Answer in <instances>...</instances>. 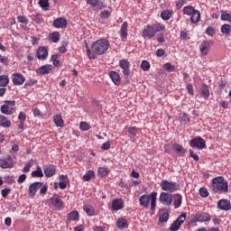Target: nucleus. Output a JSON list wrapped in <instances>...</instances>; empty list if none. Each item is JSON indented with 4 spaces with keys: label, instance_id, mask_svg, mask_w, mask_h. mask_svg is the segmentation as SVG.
Wrapping results in <instances>:
<instances>
[{
    "label": "nucleus",
    "instance_id": "obj_45",
    "mask_svg": "<svg viewBox=\"0 0 231 231\" xmlns=\"http://www.w3.org/2000/svg\"><path fill=\"white\" fill-rule=\"evenodd\" d=\"M83 209L86 211L88 216H93L95 214V209L89 205L84 206Z\"/></svg>",
    "mask_w": 231,
    "mask_h": 231
},
{
    "label": "nucleus",
    "instance_id": "obj_9",
    "mask_svg": "<svg viewBox=\"0 0 231 231\" xmlns=\"http://www.w3.org/2000/svg\"><path fill=\"white\" fill-rule=\"evenodd\" d=\"M0 167L2 169H12L14 167V160L10 155H5L0 159Z\"/></svg>",
    "mask_w": 231,
    "mask_h": 231
},
{
    "label": "nucleus",
    "instance_id": "obj_20",
    "mask_svg": "<svg viewBox=\"0 0 231 231\" xmlns=\"http://www.w3.org/2000/svg\"><path fill=\"white\" fill-rule=\"evenodd\" d=\"M217 207L220 208V210H230L231 204L228 199H221L218 201Z\"/></svg>",
    "mask_w": 231,
    "mask_h": 231
},
{
    "label": "nucleus",
    "instance_id": "obj_36",
    "mask_svg": "<svg viewBox=\"0 0 231 231\" xmlns=\"http://www.w3.org/2000/svg\"><path fill=\"white\" fill-rule=\"evenodd\" d=\"M59 59H60V54H59V53L53 54L51 56V60H52L53 66H56V67L60 66V61L59 60Z\"/></svg>",
    "mask_w": 231,
    "mask_h": 231
},
{
    "label": "nucleus",
    "instance_id": "obj_17",
    "mask_svg": "<svg viewBox=\"0 0 231 231\" xmlns=\"http://www.w3.org/2000/svg\"><path fill=\"white\" fill-rule=\"evenodd\" d=\"M52 68H53V66H51V65H43L37 69V74L38 75H49V73H51Z\"/></svg>",
    "mask_w": 231,
    "mask_h": 231
},
{
    "label": "nucleus",
    "instance_id": "obj_59",
    "mask_svg": "<svg viewBox=\"0 0 231 231\" xmlns=\"http://www.w3.org/2000/svg\"><path fill=\"white\" fill-rule=\"evenodd\" d=\"M18 119L20 120V122H26V114L20 112Z\"/></svg>",
    "mask_w": 231,
    "mask_h": 231
},
{
    "label": "nucleus",
    "instance_id": "obj_43",
    "mask_svg": "<svg viewBox=\"0 0 231 231\" xmlns=\"http://www.w3.org/2000/svg\"><path fill=\"white\" fill-rule=\"evenodd\" d=\"M68 219H69V221H77V219H79L78 211H72V212L69 213Z\"/></svg>",
    "mask_w": 231,
    "mask_h": 231
},
{
    "label": "nucleus",
    "instance_id": "obj_21",
    "mask_svg": "<svg viewBox=\"0 0 231 231\" xmlns=\"http://www.w3.org/2000/svg\"><path fill=\"white\" fill-rule=\"evenodd\" d=\"M109 77L112 79V81L114 82V84H116V86H118V84H120V82L122 80L120 78V74H118V72H116V71L109 72Z\"/></svg>",
    "mask_w": 231,
    "mask_h": 231
},
{
    "label": "nucleus",
    "instance_id": "obj_27",
    "mask_svg": "<svg viewBox=\"0 0 231 231\" xmlns=\"http://www.w3.org/2000/svg\"><path fill=\"white\" fill-rule=\"evenodd\" d=\"M172 149L173 151H175V152H177V154H179V156H182V154H185V148L178 143H174L172 145Z\"/></svg>",
    "mask_w": 231,
    "mask_h": 231
},
{
    "label": "nucleus",
    "instance_id": "obj_40",
    "mask_svg": "<svg viewBox=\"0 0 231 231\" xmlns=\"http://www.w3.org/2000/svg\"><path fill=\"white\" fill-rule=\"evenodd\" d=\"M167 221H169V212H164L162 215H160L159 223H161V225L162 223H167Z\"/></svg>",
    "mask_w": 231,
    "mask_h": 231
},
{
    "label": "nucleus",
    "instance_id": "obj_35",
    "mask_svg": "<svg viewBox=\"0 0 231 231\" xmlns=\"http://www.w3.org/2000/svg\"><path fill=\"white\" fill-rule=\"evenodd\" d=\"M179 122H180V124H189V116H187L185 113H180L179 115Z\"/></svg>",
    "mask_w": 231,
    "mask_h": 231
},
{
    "label": "nucleus",
    "instance_id": "obj_62",
    "mask_svg": "<svg viewBox=\"0 0 231 231\" xmlns=\"http://www.w3.org/2000/svg\"><path fill=\"white\" fill-rule=\"evenodd\" d=\"M187 91L189 95H194V88L192 87V84L187 85Z\"/></svg>",
    "mask_w": 231,
    "mask_h": 231
},
{
    "label": "nucleus",
    "instance_id": "obj_44",
    "mask_svg": "<svg viewBox=\"0 0 231 231\" xmlns=\"http://www.w3.org/2000/svg\"><path fill=\"white\" fill-rule=\"evenodd\" d=\"M201 93L205 98H208V97H210V91L208 90V86L203 85L201 88Z\"/></svg>",
    "mask_w": 231,
    "mask_h": 231
},
{
    "label": "nucleus",
    "instance_id": "obj_49",
    "mask_svg": "<svg viewBox=\"0 0 231 231\" xmlns=\"http://www.w3.org/2000/svg\"><path fill=\"white\" fill-rule=\"evenodd\" d=\"M163 69H165L166 71H169V73L174 71L175 67L174 65L171 64V63H165L163 65Z\"/></svg>",
    "mask_w": 231,
    "mask_h": 231
},
{
    "label": "nucleus",
    "instance_id": "obj_29",
    "mask_svg": "<svg viewBox=\"0 0 231 231\" xmlns=\"http://www.w3.org/2000/svg\"><path fill=\"white\" fill-rule=\"evenodd\" d=\"M127 22H125L122 26H121V30H120V36L121 39H125L127 37Z\"/></svg>",
    "mask_w": 231,
    "mask_h": 231
},
{
    "label": "nucleus",
    "instance_id": "obj_8",
    "mask_svg": "<svg viewBox=\"0 0 231 231\" xmlns=\"http://www.w3.org/2000/svg\"><path fill=\"white\" fill-rule=\"evenodd\" d=\"M185 219H187V213H182L177 219L176 221H174L171 227L170 230L171 231H177L180 230V227L181 226V225H183V223H185Z\"/></svg>",
    "mask_w": 231,
    "mask_h": 231
},
{
    "label": "nucleus",
    "instance_id": "obj_58",
    "mask_svg": "<svg viewBox=\"0 0 231 231\" xmlns=\"http://www.w3.org/2000/svg\"><path fill=\"white\" fill-rule=\"evenodd\" d=\"M101 149H103V151H109V149H111V143L109 142L104 143Z\"/></svg>",
    "mask_w": 231,
    "mask_h": 231
},
{
    "label": "nucleus",
    "instance_id": "obj_6",
    "mask_svg": "<svg viewBox=\"0 0 231 231\" xmlns=\"http://www.w3.org/2000/svg\"><path fill=\"white\" fill-rule=\"evenodd\" d=\"M160 187L165 192H176L178 190V184L176 182H170L167 180H162Z\"/></svg>",
    "mask_w": 231,
    "mask_h": 231
},
{
    "label": "nucleus",
    "instance_id": "obj_18",
    "mask_svg": "<svg viewBox=\"0 0 231 231\" xmlns=\"http://www.w3.org/2000/svg\"><path fill=\"white\" fill-rule=\"evenodd\" d=\"M199 50L202 55H208L210 51V42L203 41L199 46Z\"/></svg>",
    "mask_w": 231,
    "mask_h": 231
},
{
    "label": "nucleus",
    "instance_id": "obj_19",
    "mask_svg": "<svg viewBox=\"0 0 231 231\" xmlns=\"http://www.w3.org/2000/svg\"><path fill=\"white\" fill-rule=\"evenodd\" d=\"M51 205H53V207H55L56 208H61L62 205H64V202L62 201V199H60V197L54 195L51 199Z\"/></svg>",
    "mask_w": 231,
    "mask_h": 231
},
{
    "label": "nucleus",
    "instance_id": "obj_30",
    "mask_svg": "<svg viewBox=\"0 0 231 231\" xmlns=\"http://www.w3.org/2000/svg\"><path fill=\"white\" fill-rule=\"evenodd\" d=\"M54 124L57 125V127H64V120H62V116L60 115L54 116Z\"/></svg>",
    "mask_w": 231,
    "mask_h": 231
},
{
    "label": "nucleus",
    "instance_id": "obj_31",
    "mask_svg": "<svg viewBox=\"0 0 231 231\" xmlns=\"http://www.w3.org/2000/svg\"><path fill=\"white\" fill-rule=\"evenodd\" d=\"M31 175L32 178H42V176H44V173H42V169L38 166L36 168V171H32Z\"/></svg>",
    "mask_w": 231,
    "mask_h": 231
},
{
    "label": "nucleus",
    "instance_id": "obj_22",
    "mask_svg": "<svg viewBox=\"0 0 231 231\" xmlns=\"http://www.w3.org/2000/svg\"><path fill=\"white\" fill-rule=\"evenodd\" d=\"M112 208L113 210H120L124 208V201L121 199H114L112 202Z\"/></svg>",
    "mask_w": 231,
    "mask_h": 231
},
{
    "label": "nucleus",
    "instance_id": "obj_5",
    "mask_svg": "<svg viewBox=\"0 0 231 231\" xmlns=\"http://www.w3.org/2000/svg\"><path fill=\"white\" fill-rule=\"evenodd\" d=\"M211 219L208 213H197L191 217L190 223H208Z\"/></svg>",
    "mask_w": 231,
    "mask_h": 231
},
{
    "label": "nucleus",
    "instance_id": "obj_53",
    "mask_svg": "<svg viewBox=\"0 0 231 231\" xmlns=\"http://www.w3.org/2000/svg\"><path fill=\"white\" fill-rule=\"evenodd\" d=\"M0 62L2 64H5V66H8V62H10V60L6 56L0 55Z\"/></svg>",
    "mask_w": 231,
    "mask_h": 231
},
{
    "label": "nucleus",
    "instance_id": "obj_51",
    "mask_svg": "<svg viewBox=\"0 0 231 231\" xmlns=\"http://www.w3.org/2000/svg\"><path fill=\"white\" fill-rule=\"evenodd\" d=\"M199 195L201 198H208V190L206 188H200Z\"/></svg>",
    "mask_w": 231,
    "mask_h": 231
},
{
    "label": "nucleus",
    "instance_id": "obj_2",
    "mask_svg": "<svg viewBox=\"0 0 231 231\" xmlns=\"http://www.w3.org/2000/svg\"><path fill=\"white\" fill-rule=\"evenodd\" d=\"M213 189L222 194L228 192V181L225 180V177H216L212 180Z\"/></svg>",
    "mask_w": 231,
    "mask_h": 231
},
{
    "label": "nucleus",
    "instance_id": "obj_7",
    "mask_svg": "<svg viewBox=\"0 0 231 231\" xmlns=\"http://www.w3.org/2000/svg\"><path fill=\"white\" fill-rule=\"evenodd\" d=\"M189 145L193 149H199V151H201V149H205V147H207L205 140L199 136L191 139L189 142Z\"/></svg>",
    "mask_w": 231,
    "mask_h": 231
},
{
    "label": "nucleus",
    "instance_id": "obj_41",
    "mask_svg": "<svg viewBox=\"0 0 231 231\" xmlns=\"http://www.w3.org/2000/svg\"><path fill=\"white\" fill-rule=\"evenodd\" d=\"M95 178V171L89 170L84 176V181H89L91 179Z\"/></svg>",
    "mask_w": 231,
    "mask_h": 231
},
{
    "label": "nucleus",
    "instance_id": "obj_42",
    "mask_svg": "<svg viewBox=\"0 0 231 231\" xmlns=\"http://www.w3.org/2000/svg\"><path fill=\"white\" fill-rule=\"evenodd\" d=\"M173 205L175 208H180V207H181V195L180 194L175 195Z\"/></svg>",
    "mask_w": 231,
    "mask_h": 231
},
{
    "label": "nucleus",
    "instance_id": "obj_57",
    "mask_svg": "<svg viewBox=\"0 0 231 231\" xmlns=\"http://www.w3.org/2000/svg\"><path fill=\"white\" fill-rule=\"evenodd\" d=\"M189 156L195 160V162H199V156L194 152L193 150H189Z\"/></svg>",
    "mask_w": 231,
    "mask_h": 231
},
{
    "label": "nucleus",
    "instance_id": "obj_10",
    "mask_svg": "<svg viewBox=\"0 0 231 231\" xmlns=\"http://www.w3.org/2000/svg\"><path fill=\"white\" fill-rule=\"evenodd\" d=\"M159 201L162 205H166V206L171 205L172 204V194L166 193V192L161 193Z\"/></svg>",
    "mask_w": 231,
    "mask_h": 231
},
{
    "label": "nucleus",
    "instance_id": "obj_38",
    "mask_svg": "<svg viewBox=\"0 0 231 231\" xmlns=\"http://www.w3.org/2000/svg\"><path fill=\"white\" fill-rule=\"evenodd\" d=\"M172 14L169 10H164L161 13V17L163 21H169L171 19Z\"/></svg>",
    "mask_w": 231,
    "mask_h": 231
},
{
    "label": "nucleus",
    "instance_id": "obj_16",
    "mask_svg": "<svg viewBox=\"0 0 231 231\" xmlns=\"http://www.w3.org/2000/svg\"><path fill=\"white\" fill-rule=\"evenodd\" d=\"M36 55L39 60H46V59L48 58V49L44 47H39Z\"/></svg>",
    "mask_w": 231,
    "mask_h": 231
},
{
    "label": "nucleus",
    "instance_id": "obj_32",
    "mask_svg": "<svg viewBox=\"0 0 231 231\" xmlns=\"http://www.w3.org/2000/svg\"><path fill=\"white\" fill-rule=\"evenodd\" d=\"M196 12V9L193 6L188 5L183 8L184 15H192Z\"/></svg>",
    "mask_w": 231,
    "mask_h": 231
},
{
    "label": "nucleus",
    "instance_id": "obj_55",
    "mask_svg": "<svg viewBox=\"0 0 231 231\" xmlns=\"http://www.w3.org/2000/svg\"><path fill=\"white\" fill-rule=\"evenodd\" d=\"M110 16H111V13L107 10H105V11L101 12V14H100V17L102 19H107V17H110Z\"/></svg>",
    "mask_w": 231,
    "mask_h": 231
},
{
    "label": "nucleus",
    "instance_id": "obj_60",
    "mask_svg": "<svg viewBox=\"0 0 231 231\" xmlns=\"http://www.w3.org/2000/svg\"><path fill=\"white\" fill-rule=\"evenodd\" d=\"M26 181V174H22L19 176L17 182L18 183H24Z\"/></svg>",
    "mask_w": 231,
    "mask_h": 231
},
{
    "label": "nucleus",
    "instance_id": "obj_52",
    "mask_svg": "<svg viewBox=\"0 0 231 231\" xmlns=\"http://www.w3.org/2000/svg\"><path fill=\"white\" fill-rule=\"evenodd\" d=\"M206 33L207 35H209V37H212L214 33H216V30L214 29V27H208L206 29Z\"/></svg>",
    "mask_w": 231,
    "mask_h": 231
},
{
    "label": "nucleus",
    "instance_id": "obj_54",
    "mask_svg": "<svg viewBox=\"0 0 231 231\" xmlns=\"http://www.w3.org/2000/svg\"><path fill=\"white\" fill-rule=\"evenodd\" d=\"M17 19L19 23H22V24H28V18H26V16L20 15Z\"/></svg>",
    "mask_w": 231,
    "mask_h": 231
},
{
    "label": "nucleus",
    "instance_id": "obj_33",
    "mask_svg": "<svg viewBox=\"0 0 231 231\" xmlns=\"http://www.w3.org/2000/svg\"><path fill=\"white\" fill-rule=\"evenodd\" d=\"M231 26L228 23H225L221 26V33L224 35H230Z\"/></svg>",
    "mask_w": 231,
    "mask_h": 231
},
{
    "label": "nucleus",
    "instance_id": "obj_24",
    "mask_svg": "<svg viewBox=\"0 0 231 231\" xmlns=\"http://www.w3.org/2000/svg\"><path fill=\"white\" fill-rule=\"evenodd\" d=\"M55 167L54 166H47L44 170H43V172L46 176V178H51V176H54L55 174Z\"/></svg>",
    "mask_w": 231,
    "mask_h": 231
},
{
    "label": "nucleus",
    "instance_id": "obj_37",
    "mask_svg": "<svg viewBox=\"0 0 231 231\" xmlns=\"http://www.w3.org/2000/svg\"><path fill=\"white\" fill-rule=\"evenodd\" d=\"M60 39V34L58 32H54L50 34V40L51 42H59V40Z\"/></svg>",
    "mask_w": 231,
    "mask_h": 231
},
{
    "label": "nucleus",
    "instance_id": "obj_63",
    "mask_svg": "<svg viewBox=\"0 0 231 231\" xmlns=\"http://www.w3.org/2000/svg\"><path fill=\"white\" fill-rule=\"evenodd\" d=\"M1 194L3 198H6L8 194H10V189H4L1 190Z\"/></svg>",
    "mask_w": 231,
    "mask_h": 231
},
{
    "label": "nucleus",
    "instance_id": "obj_25",
    "mask_svg": "<svg viewBox=\"0 0 231 231\" xmlns=\"http://www.w3.org/2000/svg\"><path fill=\"white\" fill-rule=\"evenodd\" d=\"M129 224L127 223V219L125 218H118L116 221V226L117 228H120V230H124V228H127Z\"/></svg>",
    "mask_w": 231,
    "mask_h": 231
},
{
    "label": "nucleus",
    "instance_id": "obj_28",
    "mask_svg": "<svg viewBox=\"0 0 231 231\" xmlns=\"http://www.w3.org/2000/svg\"><path fill=\"white\" fill-rule=\"evenodd\" d=\"M10 83V79H8L7 75L0 76V88H6V86Z\"/></svg>",
    "mask_w": 231,
    "mask_h": 231
},
{
    "label": "nucleus",
    "instance_id": "obj_48",
    "mask_svg": "<svg viewBox=\"0 0 231 231\" xmlns=\"http://www.w3.org/2000/svg\"><path fill=\"white\" fill-rule=\"evenodd\" d=\"M221 19L222 21H228L231 23V14L222 11Z\"/></svg>",
    "mask_w": 231,
    "mask_h": 231
},
{
    "label": "nucleus",
    "instance_id": "obj_34",
    "mask_svg": "<svg viewBox=\"0 0 231 231\" xmlns=\"http://www.w3.org/2000/svg\"><path fill=\"white\" fill-rule=\"evenodd\" d=\"M97 172L101 178H106V176L109 175V171L106 167H99Z\"/></svg>",
    "mask_w": 231,
    "mask_h": 231
},
{
    "label": "nucleus",
    "instance_id": "obj_39",
    "mask_svg": "<svg viewBox=\"0 0 231 231\" xmlns=\"http://www.w3.org/2000/svg\"><path fill=\"white\" fill-rule=\"evenodd\" d=\"M38 3L42 10H50V2L48 0H39Z\"/></svg>",
    "mask_w": 231,
    "mask_h": 231
},
{
    "label": "nucleus",
    "instance_id": "obj_14",
    "mask_svg": "<svg viewBox=\"0 0 231 231\" xmlns=\"http://www.w3.org/2000/svg\"><path fill=\"white\" fill-rule=\"evenodd\" d=\"M52 26H54V28H66L68 26V21L66 20V18H57L53 21Z\"/></svg>",
    "mask_w": 231,
    "mask_h": 231
},
{
    "label": "nucleus",
    "instance_id": "obj_4",
    "mask_svg": "<svg viewBox=\"0 0 231 231\" xmlns=\"http://www.w3.org/2000/svg\"><path fill=\"white\" fill-rule=\"evenodd\" d=\"M3 115H14L15 113V102L14 100L5 101V103L0 107Z\"/></svg>",
    "mask_w": 231,
    "mask_h": 231
},
{
    "label": "nucleus",
    "instance_id": "obj_46",
    "mask_svg": "<svg viewBox=\"0 0 231 231\" xmlns=\"http://www.w3.org/2000/svg\"><path fill=\"white\" fill-rule=\"evenodd\" d=\"M141 69L143 71H149V69H151V64L147 60H143L141 63Z\"/></svg>",
    "mask_w": 231,
    "mask_h": 231
},
{
    "label": "nucleus",
    "instance_id": "obj_1",
    "mask_svg": "<svg viewBox=\"0 0 231 231\" xmlns=\"http://www.w3.org/2000/svg\"><path fill=\"white\" fill-rule=\"evenodd\" d=\"M91 50L87 47L88 58L97 59V55H104V53L109 50V42L106 39L97 40L91 45Z\"/></svg>",
    "mask_w": 231,
    "mask_h": 231
},
{
    "label": "nucleus",
    "instance_id": "obj_3",
    "mask_svg": "<svg viewBox=\"0 0 231 231\" xmlns=\"http://www.w3.org/2000/svg\"><path fill=\"white\" fill-rule=\"evenodd\" d=\"M156 196H158L156 192L141 196L139 198L140 206L144 207V208H149V203H151V210H154V208H156Z\"/></svg>",
    "mask_w": 231,
    "mask_h": 231
},
{
    "label": "nucleus",
    "instance_id": "obj_23",
    "mask_svg": "<svg viewBox=\"0 0 231 231\" xmlns=\"http://www.w3.org/2000/svg\"><path fill=\"white\" fill-rule=\"evenodd\" d=\"M12 125V122L6 116L0 115V127L8 128Z\"/></svg>",
    "mask_w": 231,
    "mask_h": 231
},
{
    "label": "nucleus",
    "instance_id": "obj_26",
    "mask_svg": "<svg viewBox=\"0 0 231 231\" xmlns=\"http://www.w3.org/2000/svg\"><path fill=\"white\" fill-rule=\"evenodd\" d=\"M190 16H191L190 23H192V24L198 23L199 19H201V14H199V11H198V10H195V12Z\"/></svg>",
    "mask_w": 231,
    "mask_h": 231
},
{
    "label": "nucleus",
    "instance_id": "obj_11",
    "mask_svg": "<svg viewBox=\"0 0 231 231\" xmlns=\"http://www.w3.org/2000/svg\"><path fill=\"white\" fill-rule=\"evenodd\" d=\"M25 80L26 78H24V76L19 72H16L13 75V84L14 86H23Z\"/></svg>",
    "mask_w": 231,
    "mask_h": 231
},
{
    "label": "nucleus",
    "instance_id": "obj_56",
    "mask_svg": "<svg viewBox=\"0 0 231 231\" xmlns=\"http://www.w3.org/2000/svg\"><path fill=\"white\" fill-rule=\"evenodd\" d=\"M128 133H129V134H132L133 136H136V134H138V130L136 129V127L132 126V127L128 128Z\"/></svg>",
    "mask_w": 231,
    "mask_h": 231
},
{
    "label": "nucleus",
    "instance_id": "obj_61",
    "mask_svg": "<svg viewBox=\"0 0 231 231\" xmlns=\"http://www.w3.org/2000/svg\"><path fill=\"white\" fill-rule=\"evenodd\" d=\"M158 42H165V35L163 33H160L157 35Z\"/></svg>",
    "mask_w": 231,
    "mask_h": 231
},
{
    "label": "nucleus",
    "instance_id": "obj_15",
    "mask_svg": "<svg viewBox=\"0 0 231 231\" xmlns=\"http://www.w3.org/2000/svg\"><path fill=\"white\" fill-rule=\"evenodd\" d=\"M154 35H156V31L153 30L152 26L151 25H147L146 28L143 29V37H145L147 39H152V37H154Z\"/></svg>",
    "mask_w": 231,
    "mask_h": 231
},
{
    "label": "nucleus",
    "instance_id": "obj_47",
    "mask_svg": "<svg viewBox=\"0 0 231 231\" xmlns=\"http://www.w3.org/2000/svg\"><path fill=\"white\" fill-rule=\"evenodd\" d=\"M152 28H153L155 33L157 32H162V30H165V26H163L162 24L157 23H154L153 25H152Z\"/></svg>",
    "mask_w": 231,
    "mask_h": 231
},
{
    "label": "nucleus",
    "instance_id": "obj_50",
    "mask_svg": "<svg viewBox=\"0 0 231 231\" xmlns=\"http://www.w3.org/2000/svg\"><path fill=\"white\" fill-rule=\"evenodd\" d=\"M79 129L81 131H89V124H88L87 122H81L79 125Z\"/></svg>",
    "mask_w": 231,
    "mask_h": 231
},
{
    "label": "nucleus",
    "instance_id": "obj_12",
    "mask_svg": "<svg viewBox=\"0 0 231 231\" xmlns=\"http://www.w3.org/2000/svg\"><path fill=\"white\" fill-rule=\"evenodd\" d=\"M119 66L123 69V75L127 79L131 75V70H129V62L127 60H121L119 61Z\"/></svg>",
    "mask_w": 231,
    "mask_h": 231
},
{
    "label": "nucleus",
    "instance_id": "obj_13",
    "mask_svg": "<svg viewBox=\"0 0 231 231\" xmlns=\"http://www.w3.org/2000/svg\"><path fill=\"white\" fill-rule=\"evenodd\" d=\"M42 187V182H33L29 187V195L31 198H35V194H37V190Z\"/></svg>",
    "mask_w": 231,
    "mask_h": 231
},
{
    "label": "nucleus",
    "instance_id": "obj_64",
    "mask_svg": "<svg viewBox=\"0 0 231 231\" xmlns=\"http://www.w3.org/2000/svg\"><path fill=\"white\" fill-rule=\"evenodd\" d=\"M156 55L157 57H163V55H165V51L162 49H158L156 51Z\"/></svg>",
    "mask_w": 231,
    "mask_h": 231
}]
</instances>
